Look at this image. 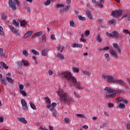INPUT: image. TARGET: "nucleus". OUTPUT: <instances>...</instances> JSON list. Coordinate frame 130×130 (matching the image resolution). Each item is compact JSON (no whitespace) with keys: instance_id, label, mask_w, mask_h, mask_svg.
<instances>
[{"instance_id":"cd10ccee","label":"nucleus","mask_w":130,"mask_h":130,"mask_svg":"<svg viewBox=\"0 0 130 130\" xmlns=\"http://www.w3.org/2000/svg\"><path fill=\"white\" fill-rule=\"evenodd\" d=\"M96 40L99 42V43H101V42H102V39L101 38V36H100V35H98L96 36Z\"/></svg>"},{"instance_id":"9b49d317","label":"nucleus","mask_w":130,"mask_h":130,"mask_svg":"<svg viewBox=\"0 0 130 130\" xmlns=\"http://www.w3.org/2000/svg\"><path fill=\"white\" fill-rule=\"evenodd\" d=\"M19 66H24V67H29L30 66V63L26 60H22L21 62L18 63Z\"/></svg>"},{"instance_id":"4c0bfd02","label":"nucleus","mask_w":130,"mask_h":130,"mask_svg":"<svg viewBox=\"0 0 130 130\" xmlns=\"http://www.w3.org/2000/svg\"><path fill=\"white\" fill-rule=\"evenodd\" d=\"M57 57L58 58H60V59H64V56H63V55L58 53L57 54Z\"/></svg>"},{"instance_id":"a211bd4d","label":"nucleus","mask_w":130,"mask_h":130,"mask_svg":"<svg viewBox=\"0 0 130 130\" xmlns=\"http://www.w3.org/2000/svg\"><path fill=\"white\" fill-rule=\"evenodd\" d=\"M123 101H126L125 100H123V98L122 97H120L116 99V102L117 103H121L123 102Z\"/></svg>"},{"instance_id":"5fc2aeb1","label":"nucleus","mask_w":130,"mask_h":130,"mask_svg":"<svg viewBox=\"0 0 130 130\" xmlns=\"http://www.w3.org/2000/svg\"><path fill=\"white\" fill-rule=\"evenodd\" d=\"M107 125H108V124H107V123H103L100 126V128H103V127H106V126H107Z\"/></svg>"},{"instance_id":"0e129e2a","label":"nucleus","mask_w":130,"mask_h":130,"mask_svg":"<svg viewBox=\"0 0 130 130\" xmlns=\"http://www.w3.org/2000/svg\"><path fill=\"white\" fill-rule=\"evenodd\" d=\"M104 57H105V58H106L107 59H108V58H109V54H108V53L105 54V55H104Z\"/></svg>"},{"instance_id":"4be33fe9","label":"nucleus","mask_w":130,"mask_h":130,"mask_svg":"<svg viewBox=\"0 0 130 130\" xmlns=\"http://www.w3.org/2000/svg\"><path fill=\"white\" fill-rule=\"evenodd\" d=\"M110 53L112 54L114 57H117V54H116V53L115 52V51L114 50L111 49L110 50Z\"/></svg>"},{"instance_id":"423d86ee","label":"nucleus","mask_w":130,"mask_h":130,"mask_svg":"<svg viewBox=\"0 0 130 130\" xmlns=\"http://www.w3.org/2000/svg\"><path fill=\"white\" fill-rule=\"evenodd\" d=\"M9 6L10 9H12L13 11H16L17 10V6L16 3L13 0H9Z\"/></svg>"},{"instance_id":"bb28decb","label":"nucleus","mask_w":130,"mask_h":130,"mask_svg":"<svg viewBox=\"0 0 130 130\" xmlns=\"http://www.w3.org/2000/svg\"><path fill=\"white\" fill-rule=\"evenodd\" d=\"M29 105H30L31 108H32V109H33L34 110H36V109H37V108H36V106H35V105H34V104H33V102H30Z\"/></svg>"},{"instance_id":"2eb2a0df","label":"nucleus","mask_w":130,"mask_h":130,"mask_svg":"<svg viewBox=\"0 0 130 130\" xmlns=\"http://www.w3.org/2000/svg\"><path fill=\"white\" fill-rule=\"evenodd\" d=\"M113 47H114V48H115V49H116L117 50V51H118L119 52V53H120L121 52L120 48H119L118 44H117L116 43H114V44H113Z\"/></svg>"},{"instance_id":"9d476101","label":"nucleus","mask_w":130,"mask_h":130,"mask_svg":"<svg viewBox=\"0 0 130 130\" xmlns=\"http://www.w3.org/2000/svg\"><path fill=\"white\" fill-rule=\"evenodd\" d=\"M9 28H10L12 32L14 34H15L16 36H19L20 35V32H19V30L18 29H16L12 25H9Z\"/></svg>"},{"instance_id":"bf43d9fd","label":"nucleus","mask_w":130,"mask_h":130,"mask_svg":"<svg viewBox=\"0 0 130 130\" xmlns=\"http://www.w3.org/2000/svg\"><path fill=\"white\" fill-rule=\"evenodd\" d=\"M63 7H64V6L62 4H57L56 5V8H63Z\"/></svg>"},{"instance_id":"f03ea898","label":"nucleus","mask_w":130,"mask_h":130,"mask_svg":"<svg viewBox=\"0 0 130 130\" xmlns=\"http://www.w3.org/2000/svg\"><path fill=\"white\" fill-rule=\"evenodd\" d=\"M59 75L60 77H62V78L66 79V80H68L69 82H71V83H73V84L77 83V79L73 76L72 73L70 72H61L59 73Z\"/></svg>"},{"instance_id":"37998d69","label":"nucleus","mask_w":130,"mask_h":130,"mask_svg":"<svg viewBox=\"0 0 130 130\" xmlns=\"http://www.w3.org/2000/svg\"><path fill=\"white\" fill-rule=\"evenodd\" d=\"M123 34H126L127 35H129L130 36V32L127 29H124L123 30Z\"/></svg>"},{"instance_id":"7c9ffc66","label":"nucleus","mask_w":130,"mask_h":130,"mask_svg":"<svg viewBox=\"0 0 130 130\" xmlns=\"http://www.w3.org/2000/svg\"><path fill=\"white\" fill-rule=\"evenodd\" d=\"M47 54H48V51L47 50H43L42 51V55L43 56H47Z\"/></svg>"},{"instance_id":"ea45409f","label":"nucleus","mask_w":130,"mask_h":130,"mask_svg":"<svg viewBox=\"0 0 130 130\" xmlns=\"http://www.w3.org/2000/svg\"><path fill=\"white\" fill-rule=\"evenodd\" d=\"M1 83L2 84V85H4V86H7V82H6V79H1Z\"/></svg>"},{"instance_id":"e433bc0d","label":"nucleus","mask_w":130,"mask_h":130,"mask_svg":"<svg viewBox=\"0 0 130 130\" xmlns=\"http://www.w3.org/2000/svg\"><path fill=\"white\" fill-rule=\"evenodd\" d=\"M103 4L101 2H98L96 3V6L98 7H100V8H103Z\"/></svg>"},{"instance_id":"864d4df0","label":"nucleus","mask_w":130,"mask_h":130,"mask_svg":"<svg viewBox=\"0 0 130 130\" xmlns=\"http://www.w3.org/2000/svg\"><path fill=\"white\" fill-rule=\"evenodd\" d=\"M19 91L23 90V89H24V85L20 84L19 86Z\"/></svg>"},{"instance_id":"4d7b16f0","label":"nucleus","mask_w":130,"mask_h":130,"mask_svg":"<svg viewBox=\"0 0 130 130\" xmlns=\"http://www.w3.org/2000/svg\"><path fill=\"white\" fill-rule=\"evenodd\" d=\"M64 121L66 123H69L70 122V118H65L64 119Z\"/></svg>"},{"instance_id":"6e6552de","label":"nucleus","mask_w":130,"mask_h":130,"mask_svg":"<svg viewBox=\"0 0 130 130\" xmlns=\"http://www.w3.org/2000/svg\"><path fill=\"white\" fill-rule=\"evenodd\" d=\"M111 15H112L113 17H119V16H121L122 15V11L121 10L113 11Z\"/></svg>"},{"instance_id":"473e14b6","label":"nucleus","mask_w":130,"mask_h":130,"mask_svg":"<svg viewBox=\"0 0 130 130\" xmlns=\"http://www.w3.org/2000/svg\"><path fill=\"white\" fill-rule=\"evenodd\" d=\"M20 26L26 27V26H27V22H26L25 20H22L20 22Z\"/></svg>"},{"instance_id":"ddd939ff","label":"nucleus","mask_w":130,"mask_h":130,"mask_svg":"<svg viewBox=\"0 0 130 130\" xmlns=\"http://www.w3.org/2000/svg\"><path fill=\"white\" fill-rule=\"evenodd\" d=\"M32 34H33V31L30 30V31L26 32L25 33V34L24 35L23 37H24V39H26L30 37V36H31V35H32Z\"/></svg>"},{"instance_id":"603ef678","label":"nucleus","mask_w":130,"mask_h":130,"mask_svg":"<svg viewBox=\"0 0 130 130\" xmlns=\"http://www.w3.org/2000/svg\"><path fill=\"white\" fill-rule=\"evenodd\" d=\"M1 19L3 20V21H6V19H7V16L5 14H3L2 15Z\"/></svg>"},{"instance_id":"6e6d98bb","label":"nucleus","mask_w":130,"mask_h":130,"mask_svg":"<svg viewBox=\"0 0 130 130\" xmlns=\"http://www.w3.org/2000/svg\"><path fill=\"white\" fill-rule=\"evenodd\" d=\"M85 37H88V36H89V35H90V31L89 30L85 31Z\"/></svg>"},{"instance_id":"aec40b11","label":"nucleus","mask_w":130,"mask_h":130,"mask_svg":"<svg viewBox=\"0 0 130 130\" xmlns=\"http://www.w3.org/2000/svg\"><path fill=\"white\" fill-rule=\"evenodd\" d=\"M0 56L1 57H3L4 58H5V57H8L7 55L4 54V49L3 48H0Z\"/></svg>"},{"instance_id":"39448f33","label":"nucleus","mask_w":130,"mask_h":130,"mask_svg":"<svg viewBox=\"0 0 130 130\" xmlns=\"http://www.w3.org/2000/svg\"><path fill=\"white\" fill-rule=\"evenodd\" d=\"M106 35L108 37H112L113 38H118L119 37V34L117 31H113L112 33L107 32H106Z\"/></svg>"},{"instance_id":"774afa93","label":"nucleus","mask_w":130,"mask_h":130,"mask_svg":"<svg viewBox=\"0 0 130 130\" xmlns=\"http://www.w3.org/2000/svg\"><path fill=\"white\" fill-rule=\"evenodd\" d=\"M126 127H127L128 130H130V123H128L127 124Z\"/></svg>"},{"instance_id":"69168bd1","label":"nucleus","mask_w":130,"mask_h":130,"mask_svg":"<svg viewBox=\"0 0 130 130\" xmlns=\"http://www.w3.org/2000/svg\"><path fill=\"white\" fill-rule=\"evenodd\" d=\"M80 41L82 42H86V41H87V40H86V39H85V38H81L80 39Z\"/></svg>"},{"instance_id":"c756f323","label":"nucleus","mask_w":130,"mask_h":130,"mask_svg":"<svg viewBox=\"0 0 130 130\" xmlns=\"http://www.w3.org/2000/svg\"><path fill=\"white\" fill-rule=\"evenodd\" d=\"M56 105H57V104L55 103H52L51 105H50V108H48V109H50V110H51V109H55L54 108H55V107L56 106Z\"/></svg>"},{"instance_id":"20e7f679","label":"nucleus","mask_w":130,"mask_h":130,"mask_svg":"<svg viewBox=\"0 0 130 130\" xmlns=\"http://www.w3.org/2000/svg\"><path fill=\"white\" fill-rule=\"evenodd\" d=\"M107 81L108 83H116L120 85H124V82L121 80H115L112 76L108 75Z\"/></svg>"},{"instance_id":"1a4fd4ad","label":"nucleus","mask_w":130,"mask_h":130,"mask_svg":"<svg viewBox=\"0 0 130 130\" xmlns=\"http://www.w3.org/2000/svg\"><path fill=\"white\" fill-rule=\"evenodd\" d=\"M127 104V101H123L122 103H120L117 106V108H119L120 109H123L124 107H125V105Z\"/></svg>"},{"instance_id":"f257e3e1","label":"nucleus","mask_w":130,"mask_h":130,"mask_svg":"<svg viewBox=\"0 0 130 130\" xmlns=\"http://www.w3.org/2000/svg\"><path fill=\"white\" fill-rule=\"evenodd\" d=\"M56 93L58 96H59L60 101H62L63 103H67V104H69V105H70V104L74 102V99L71 97H70L69 93L63 92V90L59 89L56 91Z\"/></svg>"},{"instance_id":"f3484780","label":"nucleus","mask_w":130,"mask_h":130,"mask_svg":"<svg viewBox=\"0 0 130 130\" xmlns=\"http://www.w3.org/2000/svg\"><path fill=\"white\" fill-rule=\"evenodd\" d=\"M18 120L20 121V122H22V123H24V124H27V123H28V122L27 121V120H26V119H25V118H19Z\"/></svg>"},{"instance_id":"8fccbe9b","label":"nucleus","mask_w":130,"mask_h":130,"mask_svg":"<svg viewBox=\"0 0 130 130\" xmlns=\"http://www.w3.org/2000/svg\"><path fill=\"white\" fill-rule=\"evenodd\" d=\"M70 24L71 27H76V24H75L74 21H70Z\"/></svg>"},{"instance_id":"a19ab883","label":"nucleus","mask_w":130,"mask_h":130,"mask_svg":"<svg viewBox=\"0 0 130 130\" xmlns=\"http://www.w3.org/2000/svg\"><path fill=\"white\" fill-rule=\"evenodd\" d=\"M83 74H84L85 76H91V73L89 71H83Z\"/></svg>"},{"instance_id":"c85d7f7f","label":"nucleus","mask_w":130,"mask_h":130,"mask_svg":"<svg viewBox=\"0 0 130 130\" xmlns=\"http://www.w3.org/2000/svg\"><path fill=\"white\" fill-rule=\"evenodd\" d=\"M50 111L53 112V116H54V117H56V115H57V112H56V110L52 109L50 110Z\"/></svg>"},{"instance_id":"338daca9","label":"nucleus","mask_w":130,"mask_h":130,"mask_svg":"<svg viewBox=\"0 0 130 130\" xmlns=\"http://www.w3.org/2000/svg\"><path fill=\"white\" fill-rule=\"evenodd\" d=\"M40 129H41V130H48L47 128H46V127H43V126H41L40 127Z\"/></svg>"},{"instance_id":"3c124183","label":"nucleus","mask_w":130,"mask_h":130,"mask_svg":"<svg viewBox=\"0 0 130 130\" xmlns=\"http://www.w3.org/2000/svg\"><path fill=\"white\" fill-rule=\"evenodd\" d=\"M107 77H108V75H107L106 74H105V73H103L102 75V78L104 80L105 79H107Z\"/></svg>"},{"instance_id":"de8ad7c7","label":"nucleus","mask_w":130,"mask_h":130,"mask_svg":"<svg viewBox=\"0 0 130 130\" xmlns=\"http://www.w3.org/2000/svg\"><path fill=\"white\" fill-rule=\"evenodd\" d=\"M79 20H81L82 21H86V17H82V16H78Z\"/></svg>"},{"instance_id":"393cba45","label":"nucleus","mask_w":130,"mask_h":130,"mask_svg":"<svg viewBox=\"0 0 130 130\" xmlns=\"http://www.w3.org/2000/svg\"><path fill=\"white\" fill-rule=\"evenodd\" d=\"M122 18H125L126 21H130V14H126L123 15Z\"/></svg>"},{"instance_id":"e2e57ef3","label":"nucleus","mask_w":130,"mask_h":130,"mask_svg":"<svg viewBox=\"0 0 130 130\" xmlns=\"http://www.w3.org/2000/svg\"><path fill=\"white\" fill-rule=\"evenodd\" d=\"M113 107V104L110 103L108 104V107H109V108H110Z\"/></svg>"},{"instance_id":"6ab92c4d","label":"nucleus","mask_w":130,"mask_h":130,"mask_svg":"<svg viewBox=\"0 0 130 130\" xmlns=\"http://www.w3.org/2000/svg\"><path fill=\"white\" fill-rule=\"evenodd\" d=\"M72 47H73L74 48H82V47H83V45L82 44H79L77 43H74L73 45H72Z\"/></svg>"},{"instance_id":"052dcab7","label":"nucleus","mask_w":130,"mask_h":130,"mask_svg":"<svg viewBox=\"0 0 130 130\" xmlns=\"http://www.w3.org/2000/svg\"><path fill=\"white\" fill-rule=\"evenodd\" d=\"M3 68H4L5 70H8V69H9V66H7V64L3 62Z\"/></svg>"},{"instance_id":"09e8293b","label":"nucleus","mask_w":130,"mask_h":130,"mask_svg":"<svg viewBox=\"0 0 130 130\" xmlns=\"http://www.w3.org/2000/svg\"><path fill=\"white\" fill-rule=\"evenodd\" d=\"M42 42L45 43L46 42V35H44L42 36Z\"/></svg>"},{"instance_id":"4468645a","label":"nucleus","mask_w":130,"mask_h":130,"mask_svg":"<svg viewBox=\"0 0 130 130\" xmlns=\"http://www.w3.org/2000/svg\"><path fill=\"white\" fill-rule=\"evenodd\" d=\"M86 15L90 19V20H93V16H92L91 11H90L89 10H86Z\"/></svg>"},{"instance_id":"72a5a7b5","label":"nucleus","mask_w":130,"mask_h":130,"mask_svg":"<svg viewBox=\"0 0 130 130\" xmlns=\"http://www.w3.org/2000/svg\"><path fill=\"white\" fill-rule=\"evenodd\" d=\"M6 80H7L9 83L10 84H13L14 83V80L10 77H6Z\"/></svg>"},{"instance_id":"f704fd0d","label":"nucleus","mask_w":130,"mask_h":130,"mask_svg":"<svg viewBox=\"0 0 130 130\" xmlns=\"http://www.w3.org/2000/svg\"><path fill=\"white\" fill-rule=\"evenodd\" d=\"M0 35H2V36H5V32H4V28L1 26H0Z\"/></svg>"},{"instance_id":"7ed1b4c3","label":"nucleus","mask_w":130,"mask_h":130,"mask_svg":"<svg viewBox=\"0 0 130 130\" xmlns=\"http://www.w3.org/2000/svg\"><path fill=\"white\" fill-rule=\"evenodd\" d=\"M105 91H106V97L107 98H114L116 96V93H115V90L111 89L109 87H106L105 88Z\"/></svg>"},{"instance_id":"f8f14e48","label":"nucleus","mask_w":130,"mask_h":130,"mask_svg":"<svg viewBox=\"0 0 130 130\" xmlns=\"http://www.w3.org/2000/svg\"><path fill=\"white\" fill-rule=\"evenodd\" d=\"M45 102L46 105V108H51V107L50 106V100L48 97H46L45 98Z\"/></svg>"},{"instance_id":"a878e982","label":"nucleus","mask_w":130,"mask_h":130,"mask_svg":"<svg viewBox=\"0 0 130 130\" xmlns=\"http://www.w3.org/2000/svg\"><path fill=\"white\" fill-rule=\"evenodd\" d=\"M109 25H114L115 26L116 25V20L115 19H112L110 21H109Z\"/></svg>"},{"instance_id":"412c9836","label":"nucleus","mask_w":130,"mask_h":130,"mask_svg":"<svg viewBox=\"0 0 130 130\" xmlns=\"http://www.w3.org/2000/svg\"><path fill=\"white\" fill-rule=\"evenodd\" d=\"M74 85H76L77 88L79 89V90H83V88L82 85H81V82H77L76 80V83L74 84Z\"/></svg>"},{"instance_id":"49530a36","label":"nucleus","mask_w":130,"mask_h":130,"mask_svg":"<svg viewBox=\"0 0 130 130\" xmlns=\"http://www.w3.org/2000/svg\"><path fill=\"white\" fill-rule=\"evenodd\" d=\"M74 96L75 98H80L81 97V95H80V94H79V93L76 91L74 92Z\"/></svg>"},{"instance_id":"680f3d73","label":"nucleus","mask_w":130,"mask_h":130,"mask_svg":"<svg viewBox=\"0 0 130 130\" xmlns=\"http://www.w3.org/2000/svg\"><path fill=\"white\" fill-rule=\"evenodd\" d=\"M13 2L15 3V4H16L18 6H20V5H21L19 0H13Z\"/></svg>"},{"instance_id":"5701e85b","label":"nucleus","mask_w":130,"mask_h":130,"mask_svg":"<svg viewBox=\"0 0 130 130\" xmlns=\"http://www.w3.org/2000/svg\"><path fill=\"white\" fill-rule=\"evenodd\" d=\"M19 92L20 95H22L23 97H26V96H27V92H26V91L22 90H19Z\"/></svg>"},{"instance_id":"79ce46f5","label":"nucleus","mask_w":130,"mask_h":130,"mask_svg":"<svg viewBox=\"0 0 130 130\" xmlns=\"http://www.w3.org/2000/svg\"><path fill=\"white\" fill-rule=\"evenodd\" d=\"M50 4H51V1L50 0H47L44 3V5H45V6H49Z\"/></svg>"},{"instance_id":"c03bdc74","label":"nucleus","mask_w":130,"mask_h":130,"mask_svg":"<svg viewBox=\"0 0 130 130\" xmlns=\"http://www.w3.org/2000/svg\"><path fill=\"white\" fill-rule=\"evenodd\" d=\"M22 53L25 56H29V52H28V51H26L25 50L23 51Z\"/></svg>"},{"instance_id":"b1692460","label":"nucleus","mask_w":130,"mask_h":130,"mask_svg":"<svg viewBox=\"0 0 130 130\" xmlns=\"http://www.w3.org/2000/svg\"><path fill=\"white\" fill-rule=\"evenodd\" d=\"M13 25H15V27H18L20 26V22L17 21L16 20L13 21Z\"/></svg>"},{"instance_id":"c9c22d12","label":"nucleus","mask_w":130,"mask_h":130,"mask_svg":"<svg viewBox=\"0 0 130 130\" xmlns=\"http://www.w3.org/2000/svg\"><path fill=\"white\" fill-rule=\"evenodd\" d=\"M72 71L73 73H79L80 72V69L78 68H73Z\"/></svg>"},{"instance_id":"dca6fc26","label":"nucleus","mask_w":130,"mask_h":130,"mask_svg":"<svg viewBox=\"0 0 130 130\" xmlns=\"http://www.w3.org/2000/svg\"><path fill=\"white\" fill-rule=\"evenodd\" d=\"M40 35H42V31H39V32H38L34 34L31 36V39H34L35 38V37H38V36H40Z\"/></svg>"},{"instance_id":"58836bf2","label":"nucleus","mask_w":130,"mask_h":130,"mask_svg":"<svg viewBox=\"0 0 130 130\" xmlns=\"http://www.w3.org/2000/svg\"><path fill=\"white\" fill-rule=\"evenodd\" d=\"M31 52L35 54V55H39V52L35 49H31Z\"/></svg>"},{"instance_id":"a18cd8bd","label":"nucleus","mask_w":130,"mask_h":130,"mask_svg":"<svg viewBox=\"0 0 130 130\" xmlns=\"http://www.w3.org/2000/svg\"><path fill=\"white\" fill-rule=\"evenodd\" d=\"M76 116L77 117H82V118H85L86 117V116L85 115L82 114H77L76 115Z\"/></svg>"},{"instance_id":"2f4dec72","label":"nucleus","mask_w":130,"mask_h":130,"mask_svg":"<svg viewBox=\"0 0 130 130\" xmlns=\"http://www.w3.org/2000/svg\"><path fill=\"white\" fill-rule=\"evenodd\" d=\"M64 48H63V46H58L57 49L58 51H60V52H62L63 51V49Z\"/></svg>"},{"instance_id":"13d9d810","label":"nucleus","mask_w":130,"mask_h":130,"mask_svg":"<svg viewBox=\"0 0 130 130\" xmlns=\"http://www.w3.org/2000/svg\"><path fill=\"white\" fill-rule=\"evenodd\" d=\"M3 70H4L3 62H1L0 63V71H3Z\"/></svg>"},{"instance_id":"0eeeda50","label":"nucleus","mask_w":130,"mask_h":130,"mask_svg":"<svg viewBox=\"0 0 130 130\" xmlns=\"http://www.w3.org/2000/svg\"><path fill=\"white\" fill-rule=\"evenodd\" d=\"M21 104L22 106V108L25 111L28 110V105L27 104V102L24 99H22L21 100Z\"/></svg>"}]
</instances>
